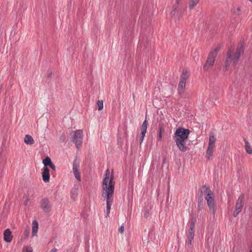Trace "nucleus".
I'll return each instance as SVG.
<instances>
[{
	"label": "nucleus",
	"mask_w": 252,
	"mask_h": 252,
	"mask_svg": "<svg viewBox=\"0 0 252 252\" xmlns=\"http://www.w3.org/2000/svg\"><path fill=\"white\" fill-rule=\"evenodd\" d=\"M115 183L114 181L113 171L110 173L109 169L106 170L102 182L101 195L106 202V217L109 216L111 207L113 202Z\"/></svg>",
	"instance_id": "1"
},
{
	"label": "nucleus",
	"mask_w": 252,
	"mask_h": 252,
	"mask_svg": "<svg viewBox=\"0 0 252 252\" xmlns=\"http://www.w3.org/2000/svg\"><path fill=\"white\" fill-rule=\"evenodd\" d=\"M190 131L188 129L179 127L175 132L173 139L179 149L183 152H186L188 149L186 140L188 138Z\"/></svg>",
	"instance_id": "2"
},
{
	"label": "nucleus",
	"mask_w": 252,
	"mask_h": 252,
	"mask_svg": "<svg viewBox=\"0 0 252 252\" xmlns=\"http://www.w3.org/2000/svg\"><path fill=\"white\" fill-rule=\"evenodd\" d=\"M233 48L231 47L229 49L227 52L225 63L226 68L228 67L231 63H233V65L234 66H236L240 55L244 51V47L242 45L239 46L237 48L236 53L233 56L232 54L233 52Z\"/></svg>",
	"instance_id": "3"
},
{
	"label": "nucleus",
	"mask_w": 252,
	"mask_h": 252,
	"mask_svg": "<svg viewBox=\"0 0 252 252\" xmlns=\"http://www.w3.org/2000/svg\"><path fill=\"white\" fill-rule=\"evenodd\" d=\"M204 188H205L204 190L205 199L207 201L210 211L214 215L216 212V205L214 193L209 187L204 186Z\"/></svg>",
	"instance_id": "4"
},
{
	"label": "nucleus",
	"mask_w": 252,
	"mask_h": 252,
	"mask_svg": "<svg viewBox=\"0 0 252 252\" xmlns=\"http://www.w3.org/2000/svg\"><path fill=\"white\" fill-rule=\"evenodd\" d=\"M216 138L213 132H211L209 136L208 146L206 153V158L207 160H210L213 156L214 149L215 147Z\"/></svg>",
	"instance_id": "5"
},
{
	"label": "nucleus",
	"mask_w": 252,
	"mask_h": 252,
	"mask_svg": "<svg viewBox=\"0 0 252 252\" xmlns=\"http://www.w3.org/2000/svg\"><path fill=\"white\" fill-rule=\"evenodd\" d=\"M219 49L218 47L210 52L207 61L203 67L204 70H208L210 67L214 64Z\"/></svg>",
	"instance_id": "6"
},
{
	"label": "nucleus",
	"mask_w": 252,
	"mask_h": 252,
	"mask_svg": "<svg viewBox=\"0 0 252 252\" xmlns=\"http://www.w3.org/2000/svg\"><path fill=\"white\" fill-rule=\"evenodd\" d=\"M194 226L195 222L194 221H192L190 223L189 229V234L187 236L188 240L186 243V247L188 249L191 248L192 241L193 240L194 237Z\"/></svg>",
	"instance_id": "7"
},
{
	"label": "nucleus",
	"mask_w": 252,
	"mask_h": 252,
	"mask_svg": "<svg viewBox=\"0 0 252 252\" xmlns=\"http://www.w3.org/2000/svg\"><path fill=\"white\" fill-rule=\"evenodd\" d=\"M83 138V134L82 130H77L74 132L72 141L75 144L77 149L82 145Z\"/></svg>",
	"instance_id": "8"
},
{
	"label": "nucleus",
	"mask_w": 252,
	"mask_h": 252,
	"mask_svg": "<svg viewBox=\"0 0 252 252\" xmlns=\"http://www.w3.org/2000/svg\"><path fill=\"white\" fill-rule=\"evenodd\" d=\"M189 76V72L187 70H183L180 82L178 84V91L180 93L181 91H183L185 89L186 81Z\"/></svg>",
	"instance_id": "9"
},
{
	"label": "nucleus",
	"mask_w": 252,
	"mask_h": 252,
	"mask_svg": "<svg viewBox=\"0 0 252 252\" xmlns=\"http://www.w3.org/2000/svg\"><path fill=\"white\" fill-rule=\"evenodd\" d=\"M79 161L75 158L73 162V171L75 178L80 182L81 181V176L79 171Z\"/></svg>",
	"instance_id": "10"
},
{
	"label": "nucleus",
	"mask_w": 252,
	"mask_h": 252,
	"mask_svg": "<svg viewBox=\"0 0 252 252\" xmlns=\"http://www.w3.org/2000/svg\"><path fill=\"white\" fill-rule=\"evenodd\" d=\"M41 207L45 213H49L51 211V205L48 198H43L41 202Z\"/></svg>",
	"instance_id": "11"
},
{
	"label": "nucleus",
	"mask_w": 252,
	"mask_h": 252,
	"mask_svg": "<svg viewBox=\"0 0 252 252\" xmlns=\"http://www.w3.org/2000/svg\"><path fill=\"white\" fill-rule=\"evenodd\" d=\"M147 126H148V122H147V121L146 120H145L143 122V123L141 127V132L140 139H139V141H140V143H141L143 142V140L145 136V134L146 133L147 129Z\"/></svg>",
	"instance_id": "12"
},
{
	"label": "nucleus",
	"mask_w": 252,
	"mask_h": 252,
	"mask_svg": "<svg viewBox=\"0 0 252 252\" xmlns=\"http://www.w3.org/2000/svg\"><path fill=\"white\" fill-rule=\"evenodd\" d=\"M42 180L45 183H48L49 181L50 173L48 167H43L42 169Z\"/></svg>",
	"instance_id": "13"
},
{
	"label": "nucleus",
	"mask_w": 252,
	"mask_h": 252,
	"mask_svg": "<svg viewBox=\"0 0 252 252\" xmlns=\"http://www.w3.org/2000/svg\"><path fill=\"white\" fill-rule=\"evenodd\" d=\"M13 236L9 229H6L3 232V240L4 241L10 243L12 241Z\"/></svg>",
	"instance_id": "14"
},
{
	"label": "nucleus",
	"mask_w": 252,
	"mask_h": 252,
	"mask_svg": "<svg viewBox=\"0 0 252 252\" xmlns=\"http://www.w3.org/2000/svg\"><path fill=\"white\" fill-rule=\"evenodd\" d=\"M78 187L77 185H74L71 191V197L75 200L78 195Z\"/></svg>",
	"instance_id": "15"
},
{
	"label": "nucleus",
	"mask_w": 252,
	"mask_h": 252,
	"mask_svg": "<svg viewBox=\"0 0 252 252\" xmlns=\"http://www.w3.org/2000/svg\"><path fill=\"white\" fill-rule=\"evenodd\" d=\"M32 236H34L36 235L38 229V223L36 220H33L32 223Z\"/></svg>",
	"instance_id": "16"
},
{
	"label": "nucleus",
	"mask_w": 252,
	"mask_h": 252,
	"mask_svg": "<svg viewBox=\"0 0 252 252\" xmlns=\"http://www.w3.org/2000/svg\"><path fill=\"white\" fill-rule=\"evenodd\" d=\"M24 142L27 144L32 145L34 143V140L31 135H26L24 138Z\"/></svg>",
	"instance_id": "17"
},
{
	"label": "nucleus",
	"mask_w": 252,
	"mask_h": 252,
	"mask_svg": "<svg viewBox=\"0 0 252 252\" xmlns=\"http://www.w3.org/2000/svg\"><path fill=\"white\" fill-rule=\"evenodd\" d=\"M42 163L44 165L43 167H47V166H50L53 163L51 158L49 157H47L43 160Z\"/></svg>",
	"instance_id": "18"
},
{
	"label": "nucleus",
	"mask_w": 252,
	"mask_h": 252,
	"mask_svg": "<svg viewBox=\"0 0 252 252\" xmlns=\"http://www.w3.org/2000/svg\"><path fill=\"white\" fill-rule=\"evenodd\" d=\"M245 147L247 152L249 154H252V148L251 147L249 142L246 139H244Z\"/></svg>",
	"instance_id": "19"
},
{
	"label": "nucleus",
	"mask_w": 252,
	"mask_h": 252,
	"mask_svg": "<svg viewBox=\"0 0 252 252\" xmlns=\"http://www.w3.org/2000/svg\"><path fill=\"white\" fill-rule=\"evenodd\" d=\"M243 205H236V208L233 212V216L236 217L242 211Z\"/></svg>",
	"instance_id": "20"
},
{
	"label": "nucleus",
	"mask_w": 252,
	"mask_h": 252,
	"mask_svg": "<svg viewBox=\"0 0 252 252\" xmlns=\"http://www.w3.org/2000/svg\"><path fill=\"white\" fill-rule=\"evenodd\" d=\"M199 0H190L189 2V8L190 9H193L198 3Z\"/></svg>",
	"instance_id": "21"
},
{
	"label": "nucleus",
	"mask_w": 252,
	"mask_h": 252,
	"mask_svg": "<svg viewBox=\"0 0 252 252\" xmlns=\"http://www.w3.org/2000/svg\"><path fill=\"white\" fill-rule=\"evenodd\" d=\"M244 198V196L243 194H241L236 202V205H243V201Z\"/></svg>",
	"instance_id": "22"
},
{
	"label": "nucleus",
	"mask_w": 252,
	"mask_h": 252,
	"mask_svg": "<svg viewBox=\"0 0 252 252\" xmlns=\"http://www.w3.org/2000/svg\"><path fill=\"white\" fill-rule=\"evenodd\" d=\"M32 248L30 246L24 247L22 250V252H32Z\"/></svg>",
	"instance_id": "23"
},
{
	"label": "nucleus",
	"mask_w": 252,
	"mask_h": 252,
	"mask_svg": "<svg viewBox=\"0 0 252 252\" xmlns=\"http://www.w3.org/2000/svg\"><path fill=\"white\" fill-rule=\"evenodd\" d=\"M97 104L98 105V110H102L103 107V101L102 100H98L97 101Z\"/></svg>",
	"instance_id": "24"
},
{
	"label": "nucleus",
	"mask_w": 252,
	"mask_h": 252,
	"mask_svg": "<svg viewBox=\"0 0 252 252\" xmlns=\"http://www.w3.org/2000/svg\"><path fill=\"white\" fill-rule=\"evenodd\" d=\"M161 139H162V128H160L159 129L157 139L158 141H161Z\"/></svg>",
	"instance_id": "25"
},
{
	"label": "nucleus",
	"mask_w": 252,
	"mask_h": 252,
	"mask_svg": "<svg viewBox=\"0 0 252 252\" xmlns=\"http://www.w3.org/2000/svg\"><path fill=\"white\" fill-rule=\"evenodd\" d=\"M119 231L120 233H123L124 231V226L122 225L119 228Z\"/></svg>",
	"instance_id": "26"
},
{
	"label": "nucleus",
	"mask_w": 252,
	"mask_h": 252,
	"mask_svg": "<svg viewBox=\"0 0 252 252\" xmlns=\"http://www.w3.org/2000/svg\"><path fill=\"white\" fill-rule=\"evenodd\" d=\"M203 201V198L200 196L198 198V206H199L200 204Z\"/></svg>",
	"instance_id": "27"
},
{
	"label": "nucleus",
	"mask_w": 252,
	"mask_h": 252,
	"mask_svg": "<svg viewBox=\"0 0 252 252\" xmlns=\"http://www.w3.org/2000/svg\"><path fill=\"white\" fill-rule=\"evenodd\" d=\"M50 167L53 170H56V166L53 163H52Z\"/></svg>",
	"instance_id": "28"
},
{
	"label": "nucleus",
	"mask_w": 252,
	"mask_h": 252,
	"mask_svg": "<svg viewBox=\"0 0 252 252\" xmlns=\"http://www.w3.org/2000/svg\"><path fill=\"white\" fill-rule=\"evenodd\" d=\"M176 9L175 8L174 9H173L171 12V16H173L175 14V13H176Z\"/></svg>",
	"instance_id": "29"
},
{
	"label": "nucleus",
	"mask_w": 252,
	"mask_h": 252,
	"mask_svg": "<svg viewBox=\"0 0 252 252\" xmlns=\"http://www.w3.org/2000/svg\"><path fill=\"white\" fill-rule=\"evenodd\" d=\"M57 251H58L57 249H56V248H54V249H52L51 250L50 252H57Z\"/></svg>",
	"instance_id": "30"
},
{
	"label": "nucleus",
	"mask_w": 252,
	"mask_h": 252,
	"mask_svg": "<svg viewBox=\"0 0 252 252\" xmlns=\"http://www.w3.org/2000/svg\"><path fill=\"white\" fill-rule=\"evenodd\" d=\"M29 232L28 231H27L26 230L25 231V234L27 235L28 234Z\"/></svg>",
	"instance_id": "31"
},
{
	"label": "nucleus",
	"mask_w": 252,
	"mask_h": 252,
	"mask_svg": "<svg viewBox=\"0 0 252 252\" xmlns=\"http://www.w3.org/2000/svg\"><path fill=\"white\" fill-rule=\"evenodd\" d=\"M250 252H252V251L251 250Z\"/></svg>",
	"instance_id": "32"
}]
</instances>
